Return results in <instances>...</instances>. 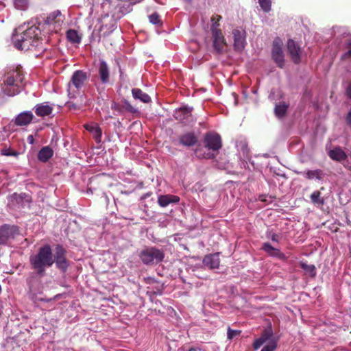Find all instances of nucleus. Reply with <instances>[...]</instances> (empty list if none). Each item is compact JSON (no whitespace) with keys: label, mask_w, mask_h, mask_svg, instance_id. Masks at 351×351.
I'll use <instances>...</instances> for the list:
<instances>
[{"label":"nucleus","mask_w":351,"mask_h":351,"mask_svg":"<svg viewBox=\"0 0 351 351\" xmlns=\"http://www.w3.org/2000/svg\"><path fill=\"white\" fill-rule=\"evenodd\" d=\"M288 105L285 102L276 104L274 108L275 114L278 117H282L287 112Z\"/></svg>","instance_id":"nucleus-35"},{"label":"nucleus","mask_w":351,"mask_h":351,"mask_svg":"<svg viewBox=\"0 0 351 351\" xmlns=\"http://www.w3.org/2000/svg\"><path fill=\"white\" fill-rule=\"evenodd\" d=\"M195 155L199 158L213 159L215 157V154L210 152H203L202 148H197L195 151Z\"/></svg>","instance_id":"nucleus-36"},{"label":"nucleus","mask_w":351,"mask_h":351,"mask_svg":"<svg viewBox=\"0 0 351 351\" xmlns=\"http://www.w3.org/2000/svg\"><path fill=\"white\" fill-rule=\"evenodd\" d=\"M29 0H14V5L18 10H25L27 8Z\"/></svg>","instance_id":"nucleus-38"},{"label":"nucleus","mask_w":351,"mask_h":351,"mask_svg":"<svg viewBox=\"0 0 351 351\" xmlns=\"http://www.w3.org/2000/svg\"><path fill=\"white\" fill-rule=\"evenodd\" d=\"M192 110L193 107L185 106L176 110L173 116L176 120L180 121L184 123H187L192 118Z\"/></svg>","instance_id":"nucleus-14"},{"label":"nucleus","mask_w":351,"mask_h":351,"mask_svg":"<svg viewBox=\"0 0 351 351\" xmlns=\"http://www.w3.org/2000/svg\"><path fill=\"white\" fill-rule=\"evenodd\" d=\"M278 339H271L261 351H275L277 348Z\"/></svg>","instance_id":"nucleus-40"},{"label":"nucleus","mask_w":351,"mask_h":351,"mask_svg":"<svg viewBox=\"0 0 351 351\" xmlns=\"http://www.w3.org/2000/svg\"><path fill=\"white\" fill-rule=\"evenodd\" d=\"M24 75L20 68L8 70L1 77L2 92L8 96L19 94L23 86Z\"/></svg>","instance_id":"nucleus-2"},{"label":"nucleus","mask_w":351,"mask_h":351,"mask_svg":"<svg viewBox=\"0 0 351 351\" xmlns=\"http://www.w3.org/2000/svg\"><path fill=\"white\" fill-rule=\"evenodd\" d=\"M85 99V95H80L79 98L76 102L69 101L65 104V106L69 110H80L84 105Z\"/></svg>","instance_id":"nucleus-28"},{"label":"nucleus","mask_w":351,"mask_h":351,"mask_svg":"<svg viewBox=\"0 0 351 351\" xmlns=\"http://www.w3.org/2000/svg\"><path fill=\"white\" fill-rule=\"evenodd\" d=\"M88 78L87 73L82 70L75 71L68 84L67 92L69 99H76L77 94L84 86Z\"/></svg>","instance_id":"nucleus-4"},{"label":"nucleus","mask_w":351,"mask_h":351,"mask_svg":"<svg viewBox=\"0 0 351 351\" xmlns=\"http://www.w3.org/2000/svg\"><path fill=\"white\" fill-rule=\"evenodd\" d=\"M300 267L304 271L305 274L310 277H315L316 276V268L313 265H308L306 263L301 262Z\"/></svg>","instance_id":"nucleus-32"},{"label":"nucleus","mask_w":351,"mask_h":351,"mask_svg":"<svg viewBox=\"0 0 351 351\" xmlns=\"http://www.w3.org/2000/svg\"><path fill=\"white\" fill-rule=\"evenodd\" d=\"M300 174L308 180H316L317 181L323 180L326 176V173L322 169L307 170L300 172Z\"/></svg>","instance_id":"nucleus-21"},{"label":"nucleus","mask_w":351,"mask_h":351,"mask_svg":"<svg viewBox=\"0 0 351 351\" xmlns=\"http://www.w3.org/2000/svg\"><path fill=\"white\" fill-rule=\"evenodd\" d=\"M271 339H278L277 338L274 337L273 330L271 326L266 328L261 337L256 339L253 343V348L254 350H258L263 346L265 342L268 341V343Z\"/></svg>","instance_id":"nucleus-11"},{"label":"nucleus","mask_w":351,"mask_h":351,"mask_svg":"<svg viewBox=\"0 0 351 351\" xmlns=\"http://www.w3.org/2000/svg\"><path fill=\"white\" fill-rule=\"evenodd\" d=\"M267 239H271L274 242L278 243L281 239V234L274 232L272 230H268L266 232Z\"/></svg>","instance_id":"nucleus-39"},{"label":"nucleus","mask_w":351,"mask_h":351,"mask_svg":"<svg viewBox=\"0 0 351 351\" xmlns=\"http://www.w3.org/2000/svg\"><path fill=\"white\" fill-rule=\"evenodd\" d=\"M40 35V30L38 26L26 27L23 25L14 29L12 40L14 47L19 50L41 49L42 40Z\"/></svg>","instance_id":"nucleus-1"},{"label":"nucleus","mask_w":351,"mask_h":351,"mask_svg":"<svg viewBox=\"0 0 351 351\" xmlns=\"http://www.w3.org/2000/svg\"><path fill=\"white\" fill-rule=\"evenodd\" d=\"M311 202L314 204L323 205L324 203V199L321 197V193L319 191H315L310 196Z\"/></svg>","instance_id":"nucleus-37"},{"label":"nucleus","mask_w":351,"mask_h":351,"mask_svg":"<svg viewBox=\"0 0 351 351\" xmlns=\"http://www.w3.org/2000/svg\"><path fill=\"white\" fill-rule=\"evenodd\" d=\"M252 92H253L254 93H256V92H257V91H256V90H252Z\"/></svg>","instance_id":"nucleus-53"},{"label":"nucleus","mask_w":351,"mask_h":351,"mask_svg":"<svg viewBox=\"0 0 351 351\" xmlns=\"http://www.w3.org/2000/svg\"><path fill=\"white\" fill-rule=\"evenodd\" d=\"M27 141L28 143H29L31 145H34V138L33 135H29L27 136Z\"/></svg>","instance_id":"nucleus-48"},{"label":"nucleus","mask_w":351,"mask_h":351,"mask_svg":"<svg viewBox=\"0 0 351 351\" xmlns=\"http://www.w3.org/2000/svg\"><path fill=\"white\" fill-rule=\"evenodd\" d=\"M287 50L292 61L298 64L301 60V48L292 39L287 41Z\"/></svg>","instance_id":"nucleus-13"},{"label":"nucleus","mask_w":351,"mask_h":351,"mask_svg":"<svg viewBox=\"0 0 351 351\" xmlns=\"http://www.w3.org/2000/svg\"><path fill=\"white\" fill-rule=\"evenodd\" d=\"M8 204L12 209L29 208L32 202L31 197L25 193H13L8 198Z\"/></svg>","instance_id":"nucleus-7"},{"label":"nucleus","mask_w":351,"mask_h":351,"mask_svg":"<svg viewBox=\"0 0 351 351\" xmlns=\"http://www.w3.org/2000/svg\"><path fill=\"white\" fill-rule=\"evenodd\" d=\"M149 21L156 25H161L162 24L159 14L154 12L149 16Z\"/></svg>","instance_id":"nucleus-42"},{"label":"nucleus","mask_w":351,"mask_h":351,"mask_svg":"<svg viewBox=\"0 0 351 351\" xmlns=\"http://www.w3.org/2000/svg\"><path fill=\"white\" fill-rule=\"evenodd\" d=\"M271 97H272V93H270V95H269V97L271 99Z\"/></svg>","instance_id":"nucleus-52"},{"label":"nucleus","mask_w":351,"mask_h":351,"mask_svg":"<svg viewBox=\"0 0 351 351\" xmlns=\"http://www.w3.org/2000/svg\"><path fill=\"white\" fill-rule=\"evenodd\" d=\"M234 49L237 51H241L246 45L245 32L238 29H233Z\"/></svg>","instance_id":"nucleus-12"},{"label":"nucleus","mask_w":351,"mask_h":351,"mask_svg":"<svg viewBox=\"0 0 351 351\" xmlns=\"http://www.w3.org/2000/svg\"><path fill=\"white\" fill-rule=\"evenodd\" d=\"M139 257L143 264L154 265L162 262L165 258V253L162 250L155 247H149L143 250Z\"/></svg>","instance_id":"nucleus-6"},{"label":"nucleus","mask_w":351,"mask_h":351,"mask_svg":"<svg viewBox=\"0 0 351 351\" xmlns=\"http://www.w3.org/2000/svg\"><path fill=\"white\" fill-rule=\"evenodd\" d=\"M85 129L90 132L95 141L99 144L101 142L102 131L99 125L97 123H90L84 125Z\"/></svg>","instance_id":"nucleus-18"},{"label":"nucleus","mask_w":351,"mask_h":351,"mask_svg":"<svg viewBox=\"0 0 351 351\" xmlns=\"http://www.w3.org/2000/svg\"><path fill=\"white\" fill-rule=\"evenodd\" d=\"M212 39L214 49L217 53H221L223 51L224 47L226 45V42L222 32L212 34Z\"/></svg>","instance_id":"nucleus-16"},{"label":"nucleus","mask_w":351,"mask_h":351,"mask_svg":"<svg viewBox=\"0 0 351 351\" xmlns=\"http://www.w3.org/2000/svg\"><path fill=\"white\" fill-rule=\"evenodd\" d=\"M346 93L348 97L351 99V82L348 86V88L346 89Z\"/></svg>","instance_id":"nucleus-50"},{"label":"nucleus","mask_w":351,"mask_h":351,"mask_svg":"<svg viewBox=\"0 0 351 351\" xmlns=\"http://www.w3.org/2000/svg\"><path fill=\"white\" fill-rule=\"evenodd\" d=\"M188 1H191V0H187Z\"/></svg>","instance_id":"nucleus-54"},{"label":"nucleus","mask_w":351,"mask_h":351,"mask_svg":"<svg viewBox=\"0 0 351 351\" xmlns=\"http://www.w3.org/2000/svg\"><path fill=\"white\" fill-rule=\"evenodd\" d=\"M346 121L348 125H351V109L348 112L347 117H346Z\"/></svg>","instance_id":"nucleus-49"},{"label":"nucleus","mask_w":351,"mask_h":351,"mask_svg":"<svg viewBox=\"0 0 351 351\" xmlns=\"http://www.w3.org/2000/svg\"><path fill=\"white\" fill-rule=\"evenodd\" d=\"M132 94L134 99L139 100L143 103L148 104L151 101V97L149 95L144 93L141 89L138 88H132Z\"/></svg>","instance_id":"nucleus-27"},{"label":"nucleus","mask_w":351,"mask_h":351,"mask_svg":"<svg viewBox=\"0 0 351 351\" xmlns=\"http://www.w3.org/2000/svg\"><path fill=\"white\" fill-rule=\"evenodd\" d=\"M241 334V330H232L230 328L228 330L227 336L228 339H232Z\"/></svg>","instance_id":"nucleus-44"},{"label":"nucleus","mask_w":351,"mask_h":351,"mask_svg":"<svg viewBox=\"0 0 351 351\" xmlns=\"http://www.w3.org/2000/svg\"><path fill=\"white\" fill-rule=\"evenodd\" d=\"M262 249L270 256L276 257L280 260L285 258V255L279 249L273 247L269 243H263Z\"/></svg>","instance_id":"nucleus-22"},{"label":"nucleus","mask_w":351,"mask_h":351,"mask_svg":"<svg viewBox=\"0 0 351 351\" xmlns=\"http://www.w3.org/2000/svg\"><path fill=\"white\" fill-rule=\"evenodd\" d=\"M53 260L56 267L62 273H65L69 267V261L66 258V250L61 245L56 246Z\"/></svg>","instance_id":"nucleus-8"},{"label":"nucleus","mask_w":351,"mask_h":351,"mask_svg":"<svg viewBox=\"0 0 351 351\" xmlns=\"http://www.w3.org/2000/svg\"><path fill=\"white\" fill-rule=\"evenodd\" d=\"M344 44L347 46V51L341 55V59L345 62L350 61L351 60V39L345 38Z\"/></svg>","instance_id":"nucleus-33"},{"label":"nucleus","mask_w":351,"mask_h":351,"mask_svg":"<svg viewBox=\"0 0 351 351\" xmlns=\"http://www.w3.org/2000/svg\"><path fill=\"white\" fill-rule=\"evenodd\" d=\"M203 264L209 269H217L219 267V253L209 254L203 258Z\"/></svg>","instance_id":"nucleus-17"},{"label":"nucleus","mask_w":351,"mask_h":351,"mask_svg":"<svg viewBox=\"0 0 351 351\" xmlns=\"http://www.w3.org/2000/svg\"><path fill=\"white\" fill-rule=\"evenodd\" d=\"M118 20L111 18V21L109 24L103 23L100 27V30L103 31V36L104 37L109 36L116 28L117 22Z\"/></svg>","instance_id":"nucleus-29"},{"label":"nucleus","mask_w":351,"mask_h":351,"mask_svg":"<svg viewBox=\"0 0 351 351\" xmlns=\"http://www.w3.org/2000/svg\"><path fill=\"white\" fill-rule=\"evenodd\" d=\"M111 108L114 110L118 111L119 112H121V106L117 102H112L111 104Z\"/></svg>","instance_id":"nucleus-47"},{"label":"nucleus","mask_w":351,"mask_h":351,"mask_svg":"<svg viewBox=\"0 0 351 351\" xmlns=\"http://www.w3.org/2000/svg\"><path fill=\"white\" fill-rule=\"evenodd\" d=\"M29 263L38 275L44 276L46 268L51 267L54 263L51 246L47 244L40 247L36 254L29 257Z\"/></svg>","instance_id":"nucleus-3"},{"label":"nucleus","mask_w":351,"mask_h":351,"mask_svg":"<svg viewBox=\"0 0 351 351\" xmlns=\"http://www.w3.org/2000/svg\"><path fill=\"white\" fill-rule=\"evenodd\" d=\"M189 351H206L204 349L198 348H191L189 350Z\"/></svg>","instance_id":"nucleus-51"},{"label":"nucleus","mask_w":351,"mask_h":351,"mask_svg":"<svg viewBox=\"0 0 351 351\" xmlns=\"http://www.w3.org/2000/svg\"><path fill=\"white\" fill-rule=\"evenodd\" d=\"M1 154L4 155V156H8L17 155L16 152H12L8 149H3L1 151Z\"/></svg>","instance_id":"nucleus-46"},{"label":"nucleus","mask_w":351,"mask_h":351,"mask_svg":"<svg viewBox=\"0 0 351 351\" xmlns=\"http://www.w3.org/2000/svg\"><path fill=\"white\" fill-rule=\"evenodd\" d=\"M259 5L265 12H269L271 10V0H258Z\"/></svg>","instance_id":"nucleus-41"},{"label":"nucleus","mask_w":351,"mask_h":351,"mask_svg":"<svg viewBox=\"0 0 351 351\" xmlns=\"http://www.w3.org/2000/svg\"><path fill=\"white\" fill-rule=\"evenodd\" d=\"M14 228L8 225L0 227V245L4 244L13 236Z\"/></svg>","instance_id":"nucleus-24"},{"label":"nucleus","mask_w":351,"mask_h":351,"mask_svg":"<svg viewBox=\"0 0 351 351\" xmlns=\"http://www.w3.org/2000/svg\"><path fill=\"white\" fill-rule=\"evenodd\" d=\"M97 71L101 82L103 84H108L110 82V68L104 60H99Z\"/></svg>","instance_id":"nucleus-15"},{"label":"nucleus","mask_w":351,"mask_h":351,"mask_svg":"<svg viewBox=\"0 0 351 351\" xmlns=\"http://www.w3.org/2000/svg\"><path fill=\"white\" fill-rule=\"evenodd\" d=\"M64 19V15L60 10H57L47 15L44 19L43 26L48 32L58 33L61 30Z\"/></svg>","instance_id":"nucleus-5"},{"label":"nucleus","mask_w":351,"mask_h":351,"mask_svg":"<svg viewBox=\"0 0 351 351\" xmlns=\"http://www.w3.org/2000/svg\"><path fill=\"white\" fill-rule=\"evenodd\" d=\"M34 115L31 111L21 112L15 118V124L19 126L29 125L33 119Z\"/></svg>","instance_id":"nucleus-20"},{"label":"nucleus","mask_w":351,"mask_h":351,"mask_svg":"<svg viewBox=\"0 0 351 351\" xmlns=\"http://www.w3.org/2000/svg\"><path fill=\"white\" fill-rule=\"evenodd\" d=\"M66 36L67 40L72 44H80L81 42L82 38L77 30L69 29L66 32Z\"/></svg>","instance_id":"nucleus-31"},{"label":"nucleus","mask_w":351,"mask_h":351,"mask_svg":"<svg viewBox=\"0 0 351 351\" xmlns=\"http://www.w3.org/2000/svg\"><path fill=\"white\" fill-rule=\"evenodd\" d=\"M180 141L183 145L193 146L196 143L197 138L193 133L189 132L182 135Z\"/></svg>","instance_id":"nucleus-30"},{"label":"nucleus","mask_w":351,"mask_h":351,"mask_svg":"<svg viewBox=\"0 0 351 351\" xmlns=\"http://www.w3.org/2000/svg\"><path fill=\"white\" fill-rule=\"evenodd\" d=\"M53 156V150L49 146L43 147L38 153V160L42 162H47Z\"/></svg>","instance_id":"nucleus-26"},{"label":"nucleus","mask_w":351,"mask_h":351,"mask_svg":"<svg viewBox=\"0 0 351 351\" xmlns=\"http://www.w3.org/2000/svg\"><path fill=\"white\" fill-rule=\"evenodd\" d=\"M221 19V16L219 15H216L215 16H213L211 18V25H210V31L211 34L217 33L221 32L220 29H219V27L220 25L219 21Z\"/></svg>","instance_id":"nucleus-34"},{"label":"nucleus","mask_w":351,"mask_h":351,"mask_svg":"<svg viewBox=\"0 0 351 351\" xmlns=\"http://www.w3.org/2000/svg\"><path fill=\"white\" fill-rule=\"evenodd\" d=\"M272 58L278 66L282 68L285 64L284 53L282 51V41L280 38H276L273 42Z\"/></svg>","instance_id":"nucleus-10"},{"label":"nucleus","mask_w":351,"mask_h":351,"mask_svg":"<svg viewBox=\"0 0 351 351\" xmlns=\"http://www.w3.org/2000/svg\"><path fill=\"white\" fill-rule=\"evenodd\" d=\"M328 156L335 161L343 162L348 158V155L339 146H336L328 152Z\"/></svg>","instance_id":"nucleus-19"},{"label":"nucleus","mask_w":351,"mask_h":351,"mask_svg":"<svg viewBox=\"0 0 351 351\" xmlns=\"http://www.w3.org/2000/svg\"><path fill=\"white\" fill-rule=\"evenodd\" d=\"M180 197L173 195H160L158 197V203L161 207H166L170 204L180 202Z\"/></svg>","instance_id":"nucleus-23"},{"label":"nucleus","mask_w":351,"mask_h":351,"mask_svg":"<svg viewBox=\"0 0 351 351\" xmlns=\"http://www.w3.org/2000/svg\"><path fill=\"white\" fill-rule=\"evenodd\" d=\"M123 105L125 110L128 112L133 114L138 112L137 108H134L128 100L124 99L123 101Z\"/></svg>","instance_id":"nucleus-43"},{"label":"nucleus","mask_w":351,"mask_h":351,"mask_svg":"<svg viewBox=\"0 0 351 351\" xmlns=\"http://www.w3.org/2000/svg\"><path fill=\"white\" fill-rule=\"evenodd\" d=\"M35 113L39 117H45L51 114L53 107L44 102L37 104L35 107Z\"/></svg>","instance_id":"nucleus-25"},{"label":"nucleus","mask_w":351,"mask_h":351,"mask_svg":"<svg viewBox=\"0 0 351 351\" xmlns=\"http://www.w3.org/2000/svg\"><path fill=\"white\" fill-rule=\"evenodd\" d=\"M237 147H238V149H241L244 156H247L248 154L247 145L246 144L245 142L238 143L237 144Z\"/></svg>","instance_id":"nucleus-45"},{"label":"nucleus","mask_w":351,"mask_h":351,"mask_svg":"<svg viewBox=\"0 0 351 351\" xmlns=\"http://www.w3.org/2000/svg\"><path fill=\"white\" fill-rule=\"evenodd\" d=\"M204 143L205 147L208 151L213 152L218 151L221 148L222 142L219 134L215 132H207L204 138Z\"/></svg>","instance_id":"nucleus-9"}]
</instances>
